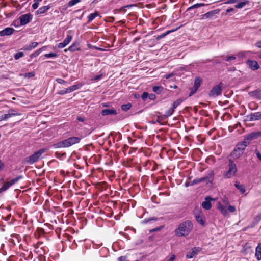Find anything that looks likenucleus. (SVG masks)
<instances>
[{
    "label": "nucleus",
    "mask_w": 261,
    "mask_h": 261,
    "mask_svg": "<svg viewBox=\"0 0 261 261\" xmlns=\"http://www.w3.org/2000/svg\"><path fill=\"white\" fill-rule=\"evenodd\" d=\"M193 224L189 220L180 223L174 230V234L177 237H187L193 229Z\"/></svg>",
    "instance_id": "1"
},
{
    "label": "nucleus",
    "mask_w": 261,
    "mask_h": 261,
    "mask_svg": "<svg viewBox=\"0 0 261 261\" xmlns=\"http://www.w3.org/2000/svg\"><path fill=\"white\" fill-rule=\"evenodd\" d=\"M217 208L220 213L224 216H228V213H234L236 211V207L235 206L231 205L230 203L228 205H224L220 201L217 203Z\"/></svg>",
    "instance_id": "2"
},
{
    "label": "nucleus",
    "mask_w": 261,
    "mask_h": 261,
    "mask_svg": "<svg viewBox=\"0 0 261 261\" xmlns=\"http://www.w3.org/2000/svg\"><path fill=\"white\" fill-rule=\"evenodd\" d=\"M81 139L79 137H73L65 139L58 143L60 147H68L70 146L79 143Z\"/></svg>",
    "instance_id": "3"
},
{
    "label": "nucleus",
    "mask_w": 261,
    "mask_h": 261,
    "mask_svg": "<svg viewBox=\"0 0 261 261\" xmlns=\"http://www.w3.org/2000/svg\"><path fill=\"white\" fill-rule=\"evenodd\" d=\"M247 146L246 142H243L238 144L237 148L231 153V156L234 159L240 158L244 152V150Z\"/></svg>",
    "instance_id": "4"
},
{
    "label": "nucleus",
    "mask_w": 261,
    "mask_h": 261,
    "mask_svg": "<svg viewBox=\"0 0 261 261\" xmlns=\"http://www.w3.org/2000/svg\"><path fill=\"white\" fill-rule=\"evenodd\" d=\"M43 152V150H40L35 152L32 155L27 158L28 163L31 164L37 161L40 158L41 155Z\"/></svg>",
    "instance_id": "5"
},
{
    "label": "nucleus",
    "mask_w": 261,
    "mask_h": 261,
    "mask_svg": "<svg viewBox=\"0 0 261 261\" xmlns=\"http://www.w3.org/2000/svg\"><path fill=\"white\" fill-rule=\"evenodd\" d=\"M236 172L237 168L236 165L231 162L229 165V170L226 173V176L227 178H231L235 175Z\"/></svg>",
    "instance_id": "6"
},
{
    "label": "nucleus",
    "mask_w": 261,
    "mask_h": 261,
    "mask_svg": "<svg viewBox=\"0 0 261 261\" xmlns=\"http://www.w3.org/2000/svg\"><path fill=\"white\" fill-rule=\"evenodd\" d=\"M201 248L200 247H194L189 252H187L186 254V257L187 258H192L195 255H196L200 251Z\"/></svg>",
    "instance_id": "7"
},
{
    "label": "nucleus",
    "mask_w": 261,
    "mask_h": 261,
    "mask_svg": "<svg viewBox=\"0 0 261 261\" xmlns=\"http://www.w3.org/2000/svg\"><path fill=\"white\" fill-rule=\"evenodd\" d=\"M247 66L252 70H256L259 68V65L258 63L252 60H248L246 62Z\"/></svg>",
    "instance_id": "8"
},
{
    "label": "nucleus",
    "mask_w": 261,
    "mask_h": 261,
    "mask_svg": "<svg viewBox=\"0 0 261 261\" xmlns=\"http://www.w3.org/2000/svg\"><path fill=\"white\" fill-rule=\"evenodd\" d=\"M222 88L220 85H217L213 87L210 93V96L215 97L221 93Z\"/></svg>",
    "instance_id": "9"
},
{
    "label": "nucleus",
    "mask_w": 261,
    "mask_h": 261,
    "mask_svg": "<svg viewBox=\"0 0 261 261\" xmlns=\"http://www.w3.org/2000/svg\"><path fill=\"white\" fill-rule=\"evenodd\" d=\"M31 15L30 14H24L19 17L20 25H24L29 23L31 20Z\"/></svg>",
    "instance_id": "10"
},
{
    "label": "nucleus",
    "mask_w": 261,
    "mask_h": 261,
    "mask_svg": "<svg viewBox=\"0 0 261 261\" xmlns=\"http://www.w3.org/2000/svg\"><path fill=\"white\" fill-rule=\"evenodd\" d=\"M214 199H212L209 197L205 198L204 201L202 203V206L204 209L210 210L212 207V204L211 203V201L214 200Z\"/></svg>",
    "instance_id": "11"
},
{
    "label": "nucleus",
    "mask_w": 261,
    "mask_h": 261,
    "mask_svg": "<svg viewBox=\"0 0 261 261\" xmlns=\"http://www.w3.org/2000/svg\"><path fill=\"white\" fill-rule=\"evenodd\" d=\"M201 83V80L200 79L198 78V77L195 79V81H194L193 88L191 90V92L190 94V96L196 92L197 89L200 87Z\"/></svg>",
    "instance_id": "12"
},
{
    "label": "nucleus",
    "mask_w": 261,
    "mask_h": 261,
    "mask_svg": "<svg viewBox=\"0 0 261 261\" xmlns=\"http://www.w3.org/2000/svg\"><path fill=\"white\" fill-rule=\"evenodd\" d=\"M18 178H15L12 179L11 181L6 182L2 187L0 188V193L3 191H4L8 189L11 186L15 183L17 181H18Z\"/></svg>",
    "instance_id": "13"
},
{
    "label": "nucleus",
    "mask_w": 261,
    "mask_h": 261,
    "mask_svg": "<svg viewBox=\"0 0 261 261\" xmlns=\"http://www.w3.org/2000/svg\"><path fill=\"white\" fill-rule=\"evenodd\" d=\"M196 221L201 225L204 226L205 225V218L204 215L201 212H199L195 216Z\"/></svg>",
    "instance_id": "14"
},
{
    "label": "nucleus",
    "mask_w": 261,
    "mask_h": 261,
    "mask_svg": "<svg viewBox=\"0 0 261 261\" xmlns=\"http://www.w3.org/2000/svg\"><path fill=\"white\" fill-rule=\"evenodd\" d=\"M14 32V29L12 28H6L2 31H0V36H8L12 34Z\"/></svg>",
    "instance_id": "15"
},
{
    "label": "nucleus",
    "mask_w": 261,
    "mask_h": 261,
    "mask_svg": "<svg viewBox=\"0 0 261 261\" xmlns=\"http://www.w3.org/2000/svg\"><path fill=\"white\" fill-rule=\"evenodd\" d=\"M252 250V246L249 243H245L241 250V252L243 254H247Z\"/></svg>",
    "instance_id": "16"
},
{
    "label": "nucleus",
    "mask_w": 261,
    "mask_h": 261,
    "mask_svg": "<svg viewBox=\"0 0 261 261\" xmlns=\"http://www.w3.org/2000/svg\"><path fill=\"white\" fill-rule=\"evenodd\" d=\"M255 255L258 260H261V243H258L255 248Z\"/></svg>",
    "instance_id": "17"
},
{
    "label": "nucleus",
    "mask_w": 261,
    "mask_h": 261,
    "mask_svg": "<svg viewBox=\"0 0 261 261\" xmlns=\"http://www.w3.org/2000/svg\"><path fill=\"white\" fill-rule=\"evenodd\" d=\"M220 12L219 9H216L211 11H210L203 15V18H210L212 17L214 15Z\"/></svg>",
    "instance_id": "18"
},
{
    "label": "nucleus",
    "mask_w": 261,
    "mask_h": 261,
    "mask_svg": "<svg viewBox=\"0 0 261 261\" xmlns=\"http://www.w3.org/2000/svg\"><path fill=\"white\" fill-rule=\"evenodd\" d=\"M116 114L117 112L114 109H105L101 111V114L103 116L108 115H115Z\"/></svg>",
    "instance_id": "19"
},
{
    "label": "nucleus",
    "mask_w": 261,
    "mask_h": 261,
    "mask_svg": "<svg viewBox=\"0 0 261 261\" xmlns=\"http://www.w3.org/2000/svg\"><path fill=\"white\" fill-rule=\"evenodd\" d=\"M50 8V6H44L40 7L37 11V14H43L46 12Z\"/></svg>",
    "instance_id": "20"
},
{
    "label": "nucleus",
    "mask_w": 261,
    "mask_h": 261,
    "mask_svg": "<svg viewBox=\"0 0 261 261\" xmlns=\"http://www.w3.org/2000/svg\"><path fill=\"white\" fill-rule=\"evenodd\" d=\"M235 186L238 190H239L241 193H245L246 190L244 186L243 185L240 184L238 182H236L235 183Z\"/></svg>",
    "instance_id": "21"
},
{
    "label": "nucleus",
    "mask_w": 261,
    "mask_h": 261,
    "mask_svg": "<svg viewBox=\"0 0 261 261\" xmlns=\"http://www.w3.org/2000/svg\"><path fill=\"white\" fill-rule=\"evenodd\" d=\"M77 44L76 43H73L71 46H70L68 50L70 51H75L76 50H79L80 49L76 47Z\"/></svg>",
    "instance_id": "22"
},
{
    "label": "nucleus",
    "mask_w": 261,
    "mask_h": 261,
    "mask_svg": "<svg viewBox=\"0 0 261 261\" xmlns=\"http://www.w3.org/2000/svg\"><path fill=\"white\" fill-rule=\"evenodd\" d=\"M248 3V1H244L239 3L235 6V7L238 9H241L244 7L246 4Z\"/></svg>",
    "instance_id": "23"
},
{
    "label": "nucleus",
    "mask_w": 261,
    "mask_h": 261,
    "mask_svg": "<svg viewBox=\"0 0 261 261\" xmlns=\"http://www.w3.org/2000/svg\"><path fill=\"white\" fill-rule=\"evenodd\" d=\"M98 13L97 12H95L93 13L90 14L88 18V21L89 22L92 21L96 16L98 15Z\"/></svg>",
    "instance_id": "24"
},
{
    "label": "nucleus",
    "mask_w": 261,
    "mask_h": 261,
    "mask_svg": "<svg viewBox=\"0 0 261 261\" xmlns=\"http://www.w3.org/2000/svg\"><path fill=\"white\" fill-rule=\"evenodd\" d=\"M72 39V36L71 35H68L65 40L63 41V42L67 45Z\"/></svg>",
    "instance_id": "25"
},
{
    "label": "nucleus",
    "mask_w": 261,
    "mask_h": 261,
    "mask_svg": "<svg viewBox=\"0 0 261 261\" xmlns=\"http://www.w3.org/2000/svg\"><path fill=\"white\" fill-rule=\"evenodd\" d=\"M46 58H56L58 56V55L55 53H50L49 54H46L44 55Z\"/></svg>",
    "instance_id": "26"
},
{
    "label": "nucleus",
    "mask_w": 261,
    "mask_h": 261,
    "mask_svg": "<svg viewBox=\"0 0 261 261\" xmlns=\"http://www.w3.org/2000/svg\"><path fill=\"white\" fill-rule=\"evenodd\" d=\"M80 2V0H70L68 3V6L69 7H72Z\"/></svg>",
    "instance_id": "27"
},
{
    "label": "nucleus",
    "mask_w": 261,
    "mask_h": 261,
    "mask_svg": "<svg viewBox=\"0 0 261 261\" xmlns=\"http://www.w3.org/2000/svg\"><path fill=\"white\" fill-rule=\"evenodd\" d=\"M162 90L163 88L161 86H154L153 87V91L157 93H160Z\"/></svg>",
    "instance_id": "28"
},
{
    "label": "nucleus",
    "mask_w": 261,
    "mask_h": 261,
    "mask_svg": "<svg viewBox=\"0 0 261 261\" xmlns=\"http://www.w3.org/2000/svg\"><path fill=\"white\" fill-rule=\"evenodd\" d=\"M132 107V105L130 103H127L125 105H123L121 106V109L123 111H127L129 110Z\"/></svg>",
    "instance_id": "29"
},
{
    "label": "nucleus",
    "mask_w": 261,
    "mask_h": 261,
    "mask_svg": "<svg viewBox=\"0 0 261 261\" xmlns=\"http://www.w3.org/2000/svg\"><path fill=\"white\" fill-rule=\"evenodd\" d=\"M35 76V73L34 72H31L24 73L23 76L26 78H30Z\"/></svg>",
    "instance_id": "30"
},
{
    "label": "nucleus",
    "mask_w": 261,
    "mask_h": 261,
    "mask_svg": "<svg viewBox=\"0 0 261 261\" xmlns=\"http://www.w3.org/2000/svg\"><path fill=\"white\" fill-rule=\"evenodd\" d=\"M175 259L176 256L174 254H171L167 258L166 261H175Z\"/></svg>",
    "instance_id": "31"
},
{
    "label": "nucleus",
    "mask_w": 261,
    "mask_h": 261,
    "mask_svg": "<svg viewBox=\"0 0 261 261\" xmlns=\"http://www.w3.org/2000/svg\"><path fill=\"white\" fill-rule=\"evenodd\" d=\"M11 117L16 115H20V113L16 112L15 110H11L9 112Z\"/></svg>",
    "instance_id": "32"
},
{
    "label": "nucleus",
    "mask_w": 261,
    "mask_h": 261,
    "mask_svg": "<svg viewBox=\"0 0 261 261\" xmlns=\"http://www.w3.org/2000/svg\"><path fill=\"white\" fill-rule=\"evenodd\" d=\"M23 56V53L22 52H19L17 54H16L14 56V58L16 60H17L19 59L20 58H21Z\"/></svg>",
    "instance_id": "33"
},
{
    "label": "nucleus",
    "mask_w": 261,
    "mask_h": 261,
    "mask_svg": "<svg viewBox=\"0 0 261 261\" xmlns=\"http://www.w3.org/2000/svg\"><path fill=\"white\" fill-rule=\"evenodd\" d=\"M236 59V57L234 56H229L226 57V61L227 62H230L232 61L235 60Z\"/></svg>",
    "instance_id": "34"
},
{
    "label": "nucleus",
    "mask_w": 261,
    "mask_h": 261,
    "mask_svg": "<svg viewBox=\"0 0 261 261\" xmlns=\"http://www.w3.org/2000/svg\"><path fill=\"white\" fill-rule=\"evenodd\" d=\"M12 25L13 26H14L15 27H18L20 25V19H18V20H15V21H13V23H12Z\"/></svg>",
    "instance_id": "35"
},
{
    "label": "nucleus",
    "mask_w": 261,
    "mask_h": 261,
    "mask_svg": "<svg viewBox=\"0 0 261 261\" xmlns=\"http://www.w3.org/2000/svg\"><path fill=\"white\" fill-rule=\"evenodd\" d=\"M222 202H223V205H228V203H229V200L228 199V198L226 197H224L223 198H222Z\"/></svg>",
    "instance_id": "36"
},
{
    "label": "nucleus",
    "mask_w": 261,
    "mask_h": 261,
    "mask_svg": "<svg viewBox=\"0 0 261 261\" xmlns=\"http://www.w3.org/2000/svg\"><path fill=\"white\" fill-rule=\"evenodd\" d=\"M204 6V3H198V4H196L195 5L192 6L191 7V8H198L200 6Z\"/></svg>",
    "instance_id": "37"
},
{
    "label": "nucleus",
    "mask_w": 261,
    "mask_h": 261,
    "mask_svg": "<svg viewBox=\"0 0 261 261\" xmlns=\"http://www.w3.org/2000/svg\"><path fill=\"white\" fill-rule=\"evenodd\" d=\"M66 46V44H65L63 42H61V43H59V44H58L57 47L58 48H63L65 47Z\"/></svg>",
    "instance_id": "38"
},
{
    "label": "nucleus",
    "mask_w": 261,
    "mask_h": 261,
    "mask_svg": "<svg viewBox=\"0 0 261 261\" xmlns=\"http://www.w3.org/2000/svg\"><path fill=\"white\" fill-rule=\"evenodd\" d=\"M82 84H79L73 85L72 86L73 88V90L75 91L76 90L80 89L82 87Z\"/></svg>",
    "instance_id": "39"
},
{
    "label": "nucleus",
    "mask_w": 261,
    "mask_h": 261,
    "mask_svg": "<svg viewBox=\"0 0 261 261\" xmlns=\"http://www.w3.org/2000/svg\"><path fill=\"white\" fill-rule=\"evenodd\" d=\"M58 93L61 95H64L68 93L67 89L60 91Z\"/></svg>",
    "instance_id": "40"
},
{
    "label": "nucleus",
    "mask_w": 261,
    "mask_h": 261,
    "mask_svg": "<svg viewBox=\"0 0 261 261\" xmlns=\"http://www.w3.org/2000/svg\"><path fill=\"white\" fill-rule=\"evenodd\" d=\"M255 45L256 47H257V48H261V40H259V41H257L255 44Z\"/></svg>",
    "instance_id": "41"
},
{
    "label": "nucleus",
    "mask_w": 261,
    "mask_h": 261,
    "mask_svg": "<svg viewBox=\"0 0 261 261\" xmlns=\"http://www.w3.org/2000/svg\"><path fill=\"white\" fill-rule=\"evenodd\" d=\"M148 96V93L147 92H144L142 95V98L143 100H145Z\"/></svg>",
    "instance_id": "42"
},
{
    "label": "nucleus",
    "mask_w": 261,
    "mask_h": 261,
    "mask_svg": "<svg viewBox=\"0 0 261 261\" xmlns=\"http://www.w3.org/2000/svg\"><path fill=\"white\" fill-rule=\"evenodd\" d=\"M39 6V3L38 2H35L33 5H32V7L34 9H36L38 8Z\"/></svg>",
    "instance_id": "43"
},
{
    "label": "nucleus",
    "mask_w": 261,
    "mask_h": 261,
    "mask_svg": "<svg viewBox=\"0 0 261 261\" xmlns=\"http://www.w3.org/2000/svg\"><path fill=\"white\" fill-rule=\"evenodd\" d=\"M248 52H241L238 54V56L241 57L245 56Z\"/></svg>",
    "instance_id": "44"
},
{
    "label": "nucleus",
    "mask_w": 261,
    "mask_h": 261,
    "mask_svg": "<svg viewBox=\"0 0 261 261\" xmlns=\"http://www.w3.org/2000/svg\"><path fill=\"white\" fill-rule=\"evenodd\" d=\"M37 45H38V43L37 42H33L31 44V48H35L36 47H37Z\"/></svg>",
    "instance_id": "45"
},
{
    "label": "nucleus",
    "mask_w": 261,
    "mask_h": 261,
    "mask_svg": "<svg viewBox=\"0 0 261 261\" xmlns=\"http://www.w3.org/2000/svg\"><path fill=\"white\" fill-rule=\"evenodd\" d=\"M119 261H127L125 256H121L118 258Z\"/></svg>",
    "instance_id": "46"
},
{
    "label": "nucleus",
    "mask_w": 261,
    "mask_h": 261,
    "mask_svg": "<svg viewBox=\"0 0 261 261\" xmlns=\"http://www.w3.org/2000/svg\"><path fill=\"white\" fill-rule=\"evenodd\" d=\"M254 116L255 117V119H260L261 116L260 115H258V112L254 114Z\"/></svg>",
    "instance_id": "47"
},
{
    "label": "nucleus",
    "mask_w": 261,
    "mask_h": 261,
    "mask_svg": "<svg viewBox=\"0 0 261 261\" xmlns=\"http://www.w3.org/2000/svg\"><path fill=\"white\" fill-rule=\"evenodd\" d=\"M3 117L4 119H7L11 117L9 113L8 114H5L4 116H3Z\"/></svg>",
    "instance_id": "48"
},
{
    "label": "nucleus",
    "mask_w": 261,
    "mask_h": 261,
    "mask_svg": "<svg viewBox=\"0 0 261 261\" xmlns=\"http://www.w3.org/2000/svg\"><path fill=\"white\" fill-rule=\"evenodd\" d=\"M67 90L68 93H70V92L74 91L73 90V88L72 86H70V87L67 88Z\"/></svg>",
    "instance_id": "49"
},
{
    "label": "nucleus",
    "mask_w": 261,
    "mask_h": 261,
    "mask_svg": "<svg viewBox=\"0 0 261 261\" xmlns=\"http://www.w3.org/2000/svg\"><path fill=\"white\" fill-rule=\"evenodd\" d=\"M173 75H174V74H173V73L169 74H168V75H166V76H165V78H166V79H169L170 77H171L173 76Z\"/></svg>",
    "instance_id": "50"
},
{
    "label": "nucleus",
    "mask_w": 261,
    "mask_h": 261,
    "mask_svg": "<svg viewBox=\"0 0 261 261\" xmlns=\"http://www.w3.org/2000/svg\"><path fill=\"white\" fill-rule=\"evenodd\" d=\"M4 164L0 161V171H1L4 168Z\"/></svg>",
    "instance_id": "51"
},
{
    "label": "nucleus",
    "mask_w": 261,
    "mask_h": 261,
    "mask_svg": "<svg viewBox=\"0 0 261 261\" xmlns=\"http://www.w3.org/2000/svg\"><path fill=\"white\" fill-rule=\"evenodd\" d=\"M58 82L60 84H64L66 83V82L62 80H59Z\"/></svg>",
    "instance_id": "52"
},
{
    "label": "nucleus",
    "mask_w": 261,
    "mask_h": 261,
    "mask_svg": "<svg viewBox=\"0 0 261 261\" xmlns=\"http://www.w3.org/2000/svg\"><path fill=\"white\" fill-rule=\"evenodd\" d=\"M255 135L254 134H250L248 136V138L250 139H252L253 138V137H254Z\"/></svg>",
    "instance_id": "53"
},
{
    "label": "nucleus",
    "mask_w": 261,
    "mask_h": 261,
    "mask_svg": "<svg viewBox=\"0 0 261 261\" xmlns=\"http://www.w3.org/2000/svg\"><path fill=\"white\" fill-rule=\"evenodd\" d=\"M149 98L150 99H154L155 98V95H153V94H151L150 96H149Z\"/></svg>",
    "instance_id": "54"
},
{
    "label": "nucleus",
    "mask_w": 261,
    "mask_h": 261,
    "mask_svg": "<svg viewBox=\"0 0 261 261\" xmlns=\"http://www.w3.org/2000/svg\"><path fill=\"white\" fill-rule=\"evenodd\" d=\"M101 75H98L97 76H96L95 78H94V80H99L101 78Z\"/></svg>",
    "instance_id": "55"
},
{
    "label": "nucleus",
    "mask_w": 261,
    "mask_h": 261,
    "mask_svg": "<svg viewBox=\"0 0 261 261\" xmlns=\"http://www.w3.org/2000/svg\"><path fill=\"white\" fill-rule=\"evenodd\" d=\"M233 11V9L232 8H230V9H228L226 10V12L229 13V12H230L231 11Z\"/></svg>",
    "instance_id": "56"
},
{
    "label": "nucleus",
    "mask_w": 261,
    "mask_h": 261,
    "mask_svg": "<svg viewBox=\"0 0 261 261\" xmlns=\"http://www.w3.org/2000/svg\"><path fill=\"white\" fill-rule=\"evenodd\" d=\"M234 2V1H233V0H231V1H229V2H228V3H233Z\"/></svg>",
    "instance_id": "57"
},
{
    "label": "nucleus",
    "mask_w": 261,
    "mask_h": 261,
    "mask_svg": "<svg viewBox=\"0 0 261 261\" xmlns=\"http://www.w3.org/2000/svg\"><path fill=\"white\" fill-rule=\"evenodd\" d=\"M42 0H35L36 2H38L39 3V2H41Z\"/></svg>",
    "instance_id": "58"
},
{
    "label": "nucleus",
    "mask_w": 261,
    "mask_h": 261,
    "mask_svg": "<svg viewBox=\"0 0 261 261\" xmlns=\"http://www.w3.org/2000/svg\"><path fill=\"white\" fill-rule=\"evenodd\" d=\"M171 31H168L167 33H166V34H168L169 32H171Z\"/></svg>",
    "instance_id": "59"
},
{
    "label": "nucleus",
    "mask_w": 261,
    "mask_h": 261,
    "mask_svg": "<svg viewBox=\"0 0 261 261\" xmlns=\"http://www.w3.org/2000/svg\"><path fill=\"white\" fill-rule=\"evenodd\" d=\"M173 88H177V86H174V87H173Z\"/></svg>",
    "instance_id": "60"
},
{
    "label": "nucleus",
    "mask_w": 261,
    "mask_h": 261,
    "mask_svg": "<svg viewBox=\"0 0 261 261\" xmlns=\"http://www.w3.org/2000/svg\"><path fill=\"white\" fill-rule=\"evenodd\" d=\"M259 57L261 59V55Z\"/></svg>",
    "instance_id": "61"
},
{
    "label": "nucleus",
    "mask_w": 261,
    "mask_h": 261,
    "mask_svg": "<svg viewBox=\"0 0 261 261\" xmlns=\"http://www.w3.org/2000/svg\"><path fill=\"white\" fill-rule=\"evenodd\" d=\"M260 31H261V29H260Z\"/></svg>",
    "instance_id": "62"
}]
</instances>
